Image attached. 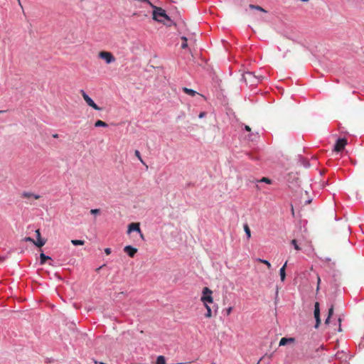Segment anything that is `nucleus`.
<instances>
[{
	"label": "nucleus",
	"mask_w": 364,
	"mask_h": 364,
	"mask_svg": "<svg viewBox=\"0 0 364 364\" xmlns=\"http://www.w3.org/2000/svg\"><path fill=\"white\" fill-rule=\"evenodd\" d=\"M321 279L320 277H318V286H317V290L319 289V284H320Z\"/></svg>",
	"instance_id": "obj_35"
},
{
	"label": "nucleus",
	"mask_w": 364,
	"mask_h": 364,
	"mask_svg": "<svg viewBox=\"0 0 364 364\" xmlns=\"http://www.w3.org/2000/svg\"><path fill=\"white\" fill-rule=\"evenodd\" d=\"M95 126L96 127H107V124L106 122L99 119L95 122Z\"/></svg>",
	"instance_id": "obj_17"
},
{
	"label": "nucleus",
	"mask_w": 364,
	"mask_h": 364,
	"mask_svg": "<svg viewBox=\"0 0 364 364\" xmlns=\"http://www.w3.org/2000/svg\"><path fill=\"white\" fill-rule=\"evenodd\" d=\"M6 111L4 110H0V113H3V112H5Z\"/></svg>",
	"instance_id": "obj_40"
},
{
	"label": "nucleus",
	"mask_w": 364,
	"mask_h": 364,
	"mask_svg": "<svg viewBox=\"0 0 364 364\" xmlns=\"http://www.w3.org/2000/svg\"><path fill=\"white\" fill-rule=\"evenodd\" d=\"M149 6L153 9V19L159 23H163L165 25L170 26L165 22V20L171 23L169 16L166 14L164 9L161 7L154 6L152 3H149Z\"/></svg>",
	"instance_id": "obj_1"
},
{
	"label": "nucleus",
	"mask_w": 364,
	"mask_h": 364,
	"mask_svg": "<svg viewBox=\"0 0 364 364\" xmlns=\"http://www.w3.org/2000/svg\"><path fill=\"white\" fill-rule=\"evenodd\" d=\"M205 309L207 310V312L205 314V316L206 318H211L212 317V310H211V308L209 306V305H205Z\"/></svg>",
	"instance_id": "obj_19"
},
{
	"label": "nucleus",
	"mask_w": 364,
	"mask_h": 364,
	"mask_svg": "<svg viewBox=\"0 0 364 364\" xmlns=\"http://www.w3.org/2000/svg\"><path fill=\"white\" fill-rule=\"evenodd\" d=\"M132 231H136L141 233L140 224L139 223H132L128 226V233Z\"/></svg>",
	"instance_id": "obj_8"
},
{
	"label": "nucleus",
	"mask_w": 364,
	"mask_h": 364,
	"mask_svg": "<svg viewBox=\"0 0 364 364\" xmlns=\"http://www.w3.org/2000/svg\"><path fill=\"white\" fill-rule=\"evenodd\" d=\"M338 322H339V331H341V318H338Z\"/></svg>",
	"instance_id": "obj_36"
},
{
	"label": "nucleus",
	"mask_w": 364,
	"mask_h": 364,
	"mask_svg": "<svg viewBox=\"0 0 364 364\" xmlns=\"http://www.w3.org/2000/svg\"><path fill=\"white\" fill-rule=\"evenodd\" d=\"M347 144V140L344 138H340L336 141L334 146V151L336 152L341 151Z\"/></svg>",
	"instance_id": "obj_6"
},
{
	"label": "nucleus",
	"mask_w": 364,
	"mask_h": 364,
	"mask_svg": "<svg viewBox=\"0 0 364 364\" xmlns=\"http://www.w3.org/2000/svg\"><path fill=\"white\" fill-rule=\"evenodd\" d=\"M98 57L100 59L104 60L106 62V63H107V64L112 63L116 60L111 52L105 51V50L99 52Z\"/></svg>",
	"instance_id": "obj_4"
},
{
	"label": "nucleus",
	"mask_w": 364,
	"mask_h": 364,
	"mask_svg": "<svg viewBox=\"0 0 364 364\" xmlns=\"http://www.w3.org/2000/svg\"><path fill=\"white\" fill-rule=\"evenodd\" d=\"M35 245H36L38 247H43L46 244V240H43L42 238H37V241L34 240Z\"/></svg>",
	"instance_id": "obj_15"
},
{
	"label": "nucleus",
	"mask_w": 364,
	"mask_h": 364,
	"mask_svg": "<svg viewBox=\"0 0 364 364\" xmlns=\"http://www.w3.org/2000/svg\"><path fill=\"white\" fill-rule=\"evenodd\" d=\"M100 213V209H92L90 210L91 214H97Z\"/></svg>",
	"instance_id": "obj_28"
},
{
	"label": "nucleus",
	"mask_w": 364,
	"mask_h": 364,
	"mask_svg": "<svg viewBox=\"0 0 364 364\" xmlns=\"http://www.w3.org/2000/svg\"><path fill=\"white\" fill-rule=\"evenodd\" d=\"M40 259H41V261H40L41 264H44L48 259H51V258L50 257L46 256L43 253H41Z\"/></svg>",
	"instance_id": "obj_14"
},
{
	"label": "nucleus",
	"mask_w": 364,
	"mask_h": 364,
	"mask_svg": "<svg viewBox=\"0 0 364 364\" xmlns=\"http://www.w3.org/2000/svg\"><path fill=\"white\" fill-rule=\"evenodd\" d=\"M301 1H304V2L308 1V0H301Z\"/></svg>",
	"instance_id": "obj_41"
},
{
	"label": "nucleus",
	"mask_w": 364,
	"mask_h": 364,
	"mask_svg": "<svg viewBox=\"0 0 364 364\" xmlns=\"http://www.w3.org/2000/svg\"><path fill=\"white\" fill-rule=\"evenodd\" d=\"M333 306L332 305V306L329 308V309H328V316L327 318H326V321H325V323H326V324H328V323H329V322H330V318H331V316L333 315Z\"/></svg>",
	"instance_id": "obj_16"
},
{
	"label": "nucleus",
	"mask_w": 364,
	"mask_h": 364,
	"mask_svg": "<svg viewBox=\"0 0 364 364\" xmlns=\"http://www.w3.org/2000/svg\"><path fill=\"white\" fill-rule=\"evenodd\" d=\"M242 77L246 84H250V86L256 85L260 81V77L256 76L253 73L251 72L245 73L242 75Z\"/></svg>",
	"instance_id": "obj_2"
},
{
	"label": "nucleus",
	"mask_w": 364,
	"mask_h": 364,
	"mask_svg": "<svg viewBox=\"0 0 364 364\" xmlns=\"http://www.w3.org/2000/svg\"><path fill=\"white\" fill-rule=\"evenodd\" d=\"M124 251L130 257H134L135 254L137 252V249L133 247L131 245H127L124 247Z\"/></svg>",
	"instance_id": "obj_9"
},
{
	"label": "nucleus",
	"mask_w": 364,
	"mask_h": 364,
	"mask_svg": "<svg viewBox=\"0 0 364 364\" xmlns=\"http://www.w3.org/2000/svg\"><path fill=\"white\" fill-rule=\"evenodd\" d=\"M232 311V307H229L226 309V313H227V315H230L231 314Z\"/></svg>",
	"instance_id": "obj_29"
},
{
	"label": "nucleus",
	"mask_w": 364,
	"mask_h": 364,
	"mask_svg": "<svg viewBox=\"0 0 364 364\" xmlns=\"http://www.w3.org/2000/svg\"><path fill=\"white\" fill-rule=\"evenodd\" d=\"M291 244L294 245V249L296 250H301V247H299V245H298L297 243V240L296 239H293L291 241Z\"/></svg>",
	"instance_id": "obj_25"
},
{
	"label": "nucleus",
	"mask_w": 364,
	"mask_h": 364,
	"mask_svg": "<svg viewBox=\"0 0 364 364\" xmlns=\"http://www.w3.org/2000/svg\"><path fill=\"white\" fill-rule=\"evenodd\" d=\"M287 262H286L284 263V265H283V267L280 269V271H279L281 280H282V282H283V281H284L285 277H286L285 269H286V267H287Z\"/></svg>",
	"instance_id": "obj_12"
},
{
	"label": "nucleus",
	"mask_w": 364,
	"mask_h": 364,
	"mask_svg": "<svg viewBox=\"0 0 364 364\" xmlns=\"http://www.w3.org/2000/svg\"><path fill=\"white\" fill-rule=\"evenodd\" d=\"M249 7L251 9H256L257 11H262V12H267L263 8H262L261 6H256V5H253V4H250Z\"/></svg>",
	"instance_id": "obj_20"
},
{
	"label": "nucleus",
	"mask_w": 364,
	"mask_h": 364,
	"mask_svg": "<svg viewBox=\"0 0 364 364\" xmlns=\"http://www.w3.org/2000/svg\"><path fill=\"white\" fill-rule=\"evenodd\" d=\"M36 235H37V238H41V232H40L39 230H36Z\"/></svg>",
	"instance_id": "obj_32"
},
{
	"label": "nucleus",
	"mask_w": 364,
	"mask_h": 364,
	"mask_svg": "<svg viewBox=\"0 0 364 364\" xmlns=\"http://www.w3.org/2000/svg\"><path fill=\"white\" fill-rule=\"evenodd\" d=\"M80 93L82 95V98L87 104V105L92 107L95 110H102V108L98 107L83 90H80Z\"/></svg>",
	"instance_id": "obj_5"
},
{
	"label": "nucleus",
	"mask_w": 364,
	"mask_h": 364,
	"mask_svg": "<svg viewBox=\"0 0 364 364\" xmlns=\"http://www.w3.org/2000/svg\"><path fill=\"white\" fill-rule=\"evenodd\" d=\"M183 91L186 94H187L191 97H194L196 94H198L196 91H195L192 89L187 88V87H183Z\"/></svg>",
	"instance_id": "obj_13"
},
{
	"label": "nucleus",
	"mask_w": 364,
	"mask_h": 364,
	"mask_svg": "<svg viewBox=\"0 0 364 364\" xmlns=\"http://www.w3.org/2000/svg\"><path fill=\"white\" fill-rule=\"evenodd\" d=\"M245 130H247V132H250L251 131V128L248 126V125H246L245 127Z\"/></svg>",
	"instance_id": "obj_34"
},
{
	"label": "nucleus",
	"mask_w": 364,
	"mask_h": 364,
	"mask_svg": "<svg viewBox=\"0 0 364 364\" xmlns=\"http://www.w3.org/2000/svg\"><path fill=\"white\" fill-rule=\"evenodd\" d=\"M259 182H264V183H268V184H271L272 183V181L269 178H266V177L262 178V179L259 180Z\"/></svg>",
	"instance_id": "obj_27"
},
{
	"label": "nucleus",
	"mask_w": 364,
	"mask_h": 364,
	"mask_svg": "<svg viewBox=\"0 0 364 364\" xmlns=\"http://www.w3.org/2000/svg\"><path fill=\"white\" fill-rule=\"evenodd\" d=\"M244 230L247 235V238L250 239L251 237V232H250V229L249 226L247 225H245Z\"/></svg>",
	"instance_id": "obj_22"
},
{
	"label": "nucleus",
	"mask_w": 364,
	"mask_h": 364,
	"mask_svg": "<svg viewBox=\"0 0 364 364\" xmlns=\"http://www.w3.org/2000/svg\"><path fill=\"white\" fill-rule=\"evenodd\" d=\"M53 138H58V134H53Z\"/></svg>",
	"instance_id": "obj_37"
},
{
	"label": "nucleus",
	"mask_w": 364,
	"mask_h": 364,
	"mask_svg": "<svg viewBox=\"0 0 364 364\" xmlns=\"http://www.w3.org/2000/svg\"><path fill=\"white\" fill-rule=\"evenodd\" d=\"M17 1H18V5H19L21 7H22V5H21V1H20V0H17Z\"/></svg>",
	"instance_id": "obj_38"
},
{
	"label": "nucleus",
	"mask_w": 364,
	"mask_h": 364,
	"mask_svg": "<svg viewBox=\"0 0 364 364\" xmlns=\"http://www.w3.org/2000/svg\"><path fill=\"white\" fill-rule=\"evenodd\" d=\"M134 154L135 156L138 158V159L143 164H145V163L144 162L141 156V154H140V152L138 150H135L134 151Z\"/></svg>",
	"instance_id": "obj_26"
},
{
	"label": "nucleus",
	"mask_w": 364,
	"mask_h": 364,
	"mask_svg": "<svg viewBox=\"0 0 364 364\" xmlns=\"http://www.w3.org/2000/svg\"><path fill=\"white\" fill-rule=\"evenodd\" d=\"M26 241H29V242H32L33 243L34 242V240L30 237H25L24 239Z\"/></svg>",
	"instance_id": "obj_30"
},
{
	"label": "nucleus",
	"mask_w": 364,
	"mask_h": 364,
	"mask_svg": "<svg viewBox=\"0 0 364 364\" xmlns=\"http://www.w3.org/2000/svg\"><path fill=\"white\" fill-rule=\"evenodd\" d=\"M257 261L260 263L264 264V265H267L268 269H270L272 267L271 264L267 260L258 258V259H257Z\"/></svg>",
	"instance_id": "obj_23"
},
{
	"label": "nucleus",
	"mask_w": 364,
	"mask_h": 364,
	"mask_svg": "<svg viewBox=\"0 0 364 364\" xmlns=\"http://www.w3.org/2000/svg\"><path fill=\"white\" fill-rule=\"evenodd\" d=\"M22 196L23 198H33L36 200H38V199L40 198V196L36 195L34 193H29V192H24V193H23Z\"/></svg>",
	"instance_id": "obj_11"
},
{
	"label": "nucleus",
	"mask_w": 364,
	"mask_h": 364,
	"mask_svg": "<svg viewBox=\"0 0 364 364\" xmlns=\"http://www.w3.org/2000/svg\"><path fill=\"white\" fill-rule=\"evenodd\" d=\"M314 317L316 318L315 328H317L321 323L319 303L316 302L314 306Z\"/></svg>",
	"instance_id": "obj_7"
},
{
	"label": "nucleus",
	"mask_w": 364,
	"mask_h": 364,
	"mask_svg": "<svg viewBox=\"0 0 364 364\" xmlns=\"http://www.w3.org/2000/svg\"><path fill=\"white\" fill-rule=\"evenodd\" d=\"M71 242L74 245H83L85 244V241L81 240H72Z\"/></svg>",
	"instance_id": "obj_21"
},
{
	"label": "nucleus",
	"mask_w": 364,
	"mask_h": 364,
	"mask_svg": "<svg viewBox=\"0 0 364 364\" xmlns=\"http://www.w3.org/2000/svg\"><path fill=\"white\" fill-rule=\"evenodd\" d=\"M105 254H106V255H109V254L111 253V249H110V248H106V249L105 250Z\"/></svg>",
	"instance_id": "obj_31"
},
{
	"label": "nucleus",
	"mask_w": 364,
	"mask_h": 364,
	"mask_svg": "<svg viewBox=\"0 0 364 364\" xmlns=\"http://www.w3.org/2000/svg\"><path fill=\"white\" fill-rule=\"evenodd\" d=\"M156 364H166V359L164 356L159 355L156 358Z\"/></svg>",
	"instance_id": "obj_18"
},
{
	"label": "nucleus",
	"mask_w": 364,
	"mask_h": 364,
	"mask_svg": "<svg viewBox=\"0 0 364 364\" xmlns=\"http://www.w3.org/2000/svg\"><path fill=\"white\" fill-rule=\"evenodd\" d=\"M203 295L200 298V300L204 304V306L208 305V304H212L213 302V298L212 296L213 291L208 287H204L203 289Z\"/></svg>",
	"instance_id": "obj_3"
},
{
	"label": "nucleus",
	"mask_w": 364,
	"mask_h": 364,
	"mask_svg": "<svg viewBox=\"0 0 364 364\" xmlns=\"http://www.w3.org/2000/svg\"><path fill=\"white\" fill-rule=\"evenodd\" d=\"M294 338H282L279 341V346H285L289 343H294Z\"/></svg>",
	"instance_id": "obj_10"
},
{
	"label": "nucleus",
	"mask_w": 364,
	"mask_h": 364,
	"mask_svg": "<svg viewBox=\"0 0 364 364\" xmlns=\"http://www.w3.org/2000/svg\"><path fill=\"white\" fill-rule=\"evenodd\" d=\"M211 364H215V363H212Z\"/></svg>",
	"instance_id": "obj_42"
},
{
	"label": "nucleus",
	"mask_w": 364,
	"mask_h": 364,
	"mask_svg": "<svg viewBox=\"0 0 364 364\" xmlns=\"http://www.w3.org/2000/svg\"><path fill=\"white\" fill-rule=\"evenodd\" d=\"M181 40L183 41V43L181 44V48L183 49L186 48L188 47V43H187L188 39H187V38L185 37V36H182L181 37Z\"/></svg>",
	"instance_id": "obj_24"
},
{
	"label": "nucleus",
	"mask_w": 364,
	"mask_h": 364,
	"mask_svg": "<svg viewBox=\"0 0 364 364\" xmlns=\"http://www.w3.org/2000/svg\"><path fill=\"white\" fill-rule=\"evenodd\" d=\"M139 234H140L141 237L142 239H144V235H143V233L141 232V233H139Z\"/></svg>",
	"instance_id": "obj_39"
},
{
	"label": "nucleus",
	"mask_w": 364,
	"mask_h": 364,
	"mask_svg": "<svg viewBox=\"0 0 364 364\" xmlns=\"http://www.w3.org/2000/svg\"><path fill=\"white\" fill-rule=\"evenodd\" d=\"M205 115V112H200L198 117H199V118H203Z\"/></svg>",
	"instance_id": "obj_33"
}]
</instances>
